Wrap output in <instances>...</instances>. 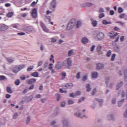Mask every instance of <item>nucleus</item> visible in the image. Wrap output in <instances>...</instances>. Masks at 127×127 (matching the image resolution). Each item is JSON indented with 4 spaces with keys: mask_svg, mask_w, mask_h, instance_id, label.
I'll return each instance as SVG.
<instances>
[{
    "mask_svg": "<svg viewBox=\"0 0 127 127\" xmlns=\"http://www.w3.org/2000/svg\"><path fill=\"white\" fill-rule=\"evenodd\" d=\"M114 14H115V11H114V10H111L110 11V15H114Z\"/></svg>",
    "mask_w": 127,
    "mask_h": 127,
    "instance_id": "60",
    "label": "nucleus"
},
{
    "mask_svg": "<svg viewBox=\"0 0 127 127\" xmlns=\"http://www.w3.org/2000/svg\"><path fill=\"white\" fill-rule=\"evenodd\" d=\"M123 85H124V82L123 81H121L120 83H118L117 85L116 90H119L120 88H121V87H123Z\"/></svg>",
    "mask_w": 127,
    "mask_h": 127,
    "instance_id": "15",
    "label": "nucleus"
},
{
    "mask_svg": "<svg viewBox=\"0 0 127 127\" xmlns=\"http://www.w3.org/2000/svg\"><path fill=\"white\" fill-rule=\"evenodd\" d=\"M114 50L115 52H120V47L119 46L114 47Z\"/></svg>",
    "mask_w": 127,
    "mask_h": 127,
    "instance_id": "23",
    "label": "nucleus"
},
{
    "mask_svg": "<svg viewBox=\"0 0 127 127\" xmlns=\"http://www.w3.org/2000/svg\"><path fill=\"white\" fill-rule=\"evenodd\" d=\"M18 116V114H17V113H15L13 115V119L15 120V119H16Z\"/></svg>",
    "mask_w": 127,
    "mask_h": 127,
    "instance_id": "50",
    "label": "nucleus"
},
{
    "mask_svg": "<svg viewBox=\"0 0 127 127\" xmlns=\"http://www.w3.org/2000/svg\"><path fill=\"white\" fill-rule=\"evenodd\" d=\"M62 67H63V65H62V64L60 62H59L55 66L56 69H57L58 70L61 69Z\"/></svg>",
    "mask_w": 127,
    "mask_h": 127,
    "instance_id": "9",
    "label": "nucleus"
},
{
    "mask_svg": "<svg viewBox=\"0 0 127 127\" xmlns=\"http://www.w3.org/2000/svg\"><path fill=\"white\" fill-rule=\"evenodd\" d=\"M69 97H70V98H75V97H76V95L75 93H71L69 94Z\"/></svg>",
    "mask_w": 127,
    "mask_h": 127,
    "instance_id": "41",
    "label": "nucleus"
},
{
    "mask_svg": "<svg viewBox=\"0 0 127 127\" xmlns=\"http://www.w3.org/2000/svg\"><path fill=\"white\" fill-rule=\"evenodd\" d=\"M72 87H73V83H66L64 86V89H71Z\"/></svg>",
    "mask_w": 127,
    "mask_h": 127,
    "instance_id": "7",
    "label": "nucleus"
},
{
    "mask_svg": "<svg viewBox=\"0 0 127 127\" xmlns=\"http://www.w3.org/2000/svg\"><path fill=\"white\" fill-rule=\"evenodd\" d=\"M85 88L86 89V92H90L91 90H92V88H91V84H87L85 86Z\"/></svg>",
    "mask_w": 127,
    "mask_h": 127,
    "instance_id": "16",
    "label": "nucleus"
},
{
    "mask_svg": "<svg viewBox=\"0 0 127 127\" xmlns=\"http://www.w3.org/2000/svg\"><path fill=\"white\" fill-rule=\"evenodd\" d=\"M118 11L119 13H122V12H123V11H124V9H123V8L122 7H119L118 8Z\"/></svg>",
    "mask_w": 127,
    "mask_h": 127,
    "instance_id": "46",
    "label": "nucleus"
},
{
    "mask_svg": "<svg viewBox=\"0 0 127 127\" xmlns=\"http://www.w3.org/2000/svg\"><path fill=\"white\" fill-rule=\"evenodd\" d=\"M125 102V99H122L120 101L118 102V107H122V105Z\"/></svg>",
    "mask_w": 127,
    "mask_h": 127,
    "instance_id": "24",
    "label": "nucleus"
},
{
    "mask_svg": "<svg viewBox=\"0 0 127 127\" xmlns=\"http://www.w3.org/2000/svg\"><path fill=\"white\" fill-rule=\"evenodd\" d=\"M105 34L102 32L99 33L97 35V38L98 40H103Z\"/></svg>",
    "mask_w": 127,
    "mask_h": 127,
    "instance_id": "5",
    "label": "nucleus"
},
{
    "mask_svg": "<svg viewBox=\"0 0 127 127\" xmlns=\"http://www.w3.org/2000/svg\"><path fill=\"white\" fill-rule=\"evenodd\" d=\"M65 104L66 103H65V102H62L61 104V107H64L65 106Z\"/></svg>",
    "mask_w": 127,
    "mask_h": 127,
    "instance_id": "63",
    "label": "nucleus"
},
{
    "mask_svg": "<svg viewBox=\"0 0 127 127\" xmlns=\"http://www.w3.org/2000/svg\"><path fill=\"white\" fill-rule=\"evenodd\" d=\"M51 5L53 8H55V7L56 6V0H53V1L51 3Z\"/></svg>",
    "mask_w": 127,
    "mask_h": 127,
    "instance_id": "20",
    "label": "nucleus"
},
{
    "mask_svg": "<svg viewBox=\"0 0 127 127\" xmlns=\"http://www.w3.org/2000/svg\"><path fill=\"white\" fill-rule=\"evenodd\" d=\"M12 15H13V12H8L6 14L7 17H11V16H12Z\"/></svg>",
    "mask_w": 127,
    "mask_h": 127,
    "instance_id": "29",
    "label": "nucleus"
},
{
    "mask_svg": "<svg viewBox=\"0 0 127 127\" xmlns=\"http://www.w3.org/2000/svg\"><path fill=\"white\" fill-rule=\"evenodd\" d=\"M27 92H29V89H25L23 91L22 93H23V94H26V93H27Z\"/></svg>",
    "mask_w": 127,
    "mask_h": 127,
    "instance_id": "47",
    "label": "nucleus"
},
{
    "mask_svg": "<svg viewBox=\"0 0 127 127\" xmlns=\"http://www.w3.org/2000/svg\"><path fill=\"white\" fill-rule=\"evenodd\" d=\"M88 41L89 40H88V38H87V37H85L82 38L81 39V42L82 43H83V44H87Z\"/></svg>",
    "mask_w": 127,
    "mask_h": 127,
    "instance_id": "12",
    "label": "nucleus"
},
{
    "mask_svg": "<svg viewBox=\"0 0 127 127\" xmlns=\"http://www.w3.org/2000/svg\"><path fill=\"white\" fill-rule=\"evenodd\" d=\"M102 47L101 46H98L97 47L96 50L97 51L99 52V51H101V50L102 49Z\"/></svg>",
    "mask_w": 127,
    "mask_h": 127,
    "instance_id": "44",
    "label": "nucleus"
},
{
    "mask_svg": "<svg viewBox=\"0 0 127 127\" xmlns=\"http://www.w3.org/2000/svg\"><path fill=\"white\" fill-rule=\"evenodd\" d=\"M91 74L92 78H97L98 76H99V74L97 71H93Z\"/></svg>",
    "mask_w": 127,
    "mask_h": 127,
    "instance_id": "13",
    "label": "nucleus"
},
{
    "mask_svg": "<svg viewBox=\"0 0 127 127\" xmlns=\"http://www.w3.org/2000/svg\"><path fill=\"white\" fill-rule=\"evenodd\" d=\"M26 122H27V125H28V124H29V122H30V117H27Z\"/></svg>",
    "mask_w": 127,
    "mask_h": 127,
    "instance_id": "61",
    "label": "nucleus"
},
{
    "mask_svg": "<svg viewBox=\"0 0 127 127\" xmlns=\"http://www.w3.org/2000/svg\"><path fill=\"white\" fill-rule=\"evenodd\" d=\"M99 13H102V12H105V10L103 8H100L99 10L98 11Z\"/></svg>",
    "mask_w": 127,
    "mask_h": 127,
    "instance_id": "35",
    "label": "nucleus"
},
{
    "mask_svg": "<svg viewBox=\"0 0 127 127\" xmlns=\"http://www.w3.org/2000/svg\"><path fill=\"white\" fill-rule=\"evenodd\" d=\"M108 120H109V121H115V118H114V115L113 114H110L108 115Z\"/></svg>",
    "mask_w": 127,
    "mask_h": 127,
    "instance_id": "17",
    "label": "nucleus"
},
{
    "mask_svg": "<svg viewBox=\"0 0 127 127\" xmlns=\"http://www.w3.org/2000/svg\"><path fill=\"white\" fill-rule=\"evenodd\" d=\"M87 79H88V76L86 75H84L82 78V81H83V82H85V81H87Z\"/></svg>",
    "mask_w": 127,
    "mask_h": 127,
    "instance_id": "32",
    "label": "nucleus"
},
{
    "mask_svg": "<svg viewBox=\"0 0 127 127\" xmlns=\"http://www.w3.org/2000/svg\"><path fill=\"white\" fill-rule=\"evenodd\" d=\"M111 55H112V51H109L107 53V57H111Z\"/></svg>",
    "mask_w": 127,
    "mask_h": 127,
    "instance_id": "37",
    "label": "nucleus"
},
{
    "mask_svg": "<svg viewBox=\"0 0 127 127\" xmlns=\"http://www.w3.org/2000/svg\"><path fill=\"white\" fill-rule=\"evenodd\" d=\"M63 66H67L69 68L72 66V61H71V59L70 58H68L66 60H65L64 62H63L62 64Z\"/></svg>",
    "mask_w": 127,
    "mask_h": 127,
    "instance_id": "3",
    "label": "nucleus"
},
{
    "mask_svg": "<svg viewBox=\"0 0 127 127\" xmlns=\"http://www.w3.org/2000/svg\"><path fill=\"white\" fill-rule=\"evenodd\" d=\"M6 29H7V26L4 24L1 25L0 26V30H1V31H4V30H6Z\"/></svg>",
    "mask_w": 127,
    "mask_h": 127,
    "instance_id": "11",
    "label": "nucleus"
},
{
    "mask_svg": "<svg viewBox=\"0 0 127 127\" xmlns=\"http://www.w3.org/2000/svg\"><path fill=\"white\" fill-rule=\"evenodd\" d=\"M31 76H32L33 77H35V78H37V77H38V72H35L32 73L31 74Z\"/></svg>",
    "mask_w": 127,
    "mask_h": 127,
    "instance_id": "25",
    "label": "nucleus"
},
{
    "mask_svg": "<svg viewBox=\"0 0 127 127\" xmlns=\"http://www.w3.org/2000/svg\"><path fill=\"white\" fill-rule=\"evenodd\" d=\"M112 104H116L117 103V99L116 98H113L112 100Z\"/></svg>",
    "mask_w": 127,
    "mask_h": 127,
    "instance_id": "54",
    "label": "nucleus"
},
{
    "mask_svg": "<svg viewBox=\"0 0 127 127\" xmlns=\"http://www.w3.org/2000/svg\"><path fill=\"white\" fill-rule=\"evenodd\" d=\"M25 65L24 64H20L18 65L15 66L12 69V72L13 73H18L20 70H22L23 68H25Z\"/></svg>",
    "mask_w": 127,
    "mask_h": 127,
    "instance_id": "2",
    "label": "nucleus"
},
{
    "mask_svg": "<svg viewBox=\"0 0 127 127\" xmlns=\"http://www.w3.org/2000/svg\"><path fill=\"white\" fill-rule=\"evenodd\" d=\"M96 48V46L95 45H93L92 47H91V51L92 52H93V51H94V50H95V48Z\"/></svg>",
    "mask_w": 127,
    "mask_h": 127,
    "instance_id": "52",
    "label": "nucleus"
},
{
    "mask_svg": "<svg viewBox=\"0 0 127 127\" xmlns=\"http://www.w3.org/2000/svg\"><path fill=\"white\" fill-rule=\"evenodd\" d=\"M95 100H96V101L98 102L100 107H102V106H103V103H104V100L103 99H99V98H95Z\"/></svg>",
    "mask_w": 127,
    "mask_h": 127,
    "instance_id": "14",
    "label": "nucleus"
},
{
    "mask_svg": "<svg viewBox=\"0 0 127 127\" xmlns=\"http://www.w3.org/2000/svg\"><path fill=\"white\" fill-rule=\"evenodd\" d=\"M27 13H24L21 14L22 17H26L27 16Z\"/></svg>",
    "mask_w": 127,
    "mask_h": 127,
    "instance_id": "57",
    "label": "nucleus"
},
{
    "mask_svg": "<svg viewBox=\"0 0 127 127\" xmlns=\"http://www.w3.org/2000/svg\"><path fill=\"white\" fill-rule=\"evenodd\" d=\"M74 26L75 28H79L80 27V21L78 20L77 21V20L74 18L71 19L66 27V30H71Z\"/></svg>",
    "mask_w": 127,
    "mask_h": 127,
    "instance_id": "1",
    "label": "nucleus"
},
{
    "mask_svg": "<svg viewBox=\"0 0 127 127\" xmlns=\"http://www.w3.org/2000/svg\"><path fill=\"white\" fill-rule=\"evenodd\" d=\"M41 26L42 28H43L45 32H49V30H48V29H47V28L43 23H41Z\"/></svg>",
    "mask_w": 127,
    "mask_h": 127,
    "instance_id": "10",
    "label": "nucleus"
},
{
    "mask_svg": "<svg viewBox=\"0 0 127 127\" xmlns=\"http://www.w3.org/2000/svg\"><path fill=\"white\" fill-rule=\"evenodd\" d=\"M103 17H105V14L104 13H101L99 15V18H103Z\"/></svg>",
    "mask_w": 127,
    "mask_h": 127,
    "instance_id": "39",
    "label": "nucleus"
},
{
    "mask_svg": "<svg viewBox=\"0 0 127 127\" xmlns=\"http://www.w3.org/2000/svg\"><path fill=\"white\" fill-rule=\"evenodd\" d=\"M72 54H73V50H70L68 51V56L70 57V56H71V55H72Z\"/></svg>",
    "mask_w": 127,
    "mask_h": 127,
    "instance_id": "36",
    "label": "nucleus"
},
{
    "mask_svg": "<svg viewBox=\"0 0 127 127\" xmlns=\"http://www.w3.org/2000/svg\"><path fill=\"white\" fill-rule=\"evenodd\" d=\"M53 64H50L49 65V70H52V69H53Z\"/></svg>",
    "mask_w": 127,
    "mask_h": 127,
    "instance_id": "48",
    "label": "nucleus"
},
{
    "mask_svg": "<svg viewBox=\"0 0 127 127\" xmlns=\"http://www.w3.org/2000/svg\"><path fill=\"white\" fill-rule=\"evenodd\" d=\"M9 0H0V3H4L5 2H7Z\"/></svg>",
    "mask_w": 127,
    "mask_h": 127,
    "instance_id": "43",
    "label": "nucleus"
},
{
    "mask_svg": "<svg viewBox=\"0 0 127 127\" xmlns=\"http://www.w3.org/2000/svg\"><path fill=\"white\" fill-rule=\"evenodd\" d=\"M116 23H120V24L122 25V26H124L125 25V23L122 21H117Z\"/></svg>",
    "mask_w": 127,
    "mask_h": 127,
    "instance_id": "51",
    "label": "nucleus"
},
{
    "mask_svg": "<svg viewBox=\"0 0 127 127\" xmlns=\"http://www.w3.org/2000/svg\"><path fill=\"white\" fill-rule=\"evenodd\" d=\"M125 17V14H121L120 15V18H124Z\"/></svg>",
    "mask_w": 127,
    "mask_h": 127,
    "instance_id": "64",
    "label": "nucleus"
},
{
    "mask_svg": "<svg viewBox=\"0 0 127 127\" xmlns=\"http://www.w3.org/2000/svg\"><path fill=\"white\" fill-rule=\"evenodd\" d=\"M68 105H72L74 104V101L71 99L68 100Z\"/></svg>",
    "mask_w": 127,
    "mask_h": 127,
    "instance_id": "40",
    "label": "nucleus"
},
{
    "mask_svg": "<svg viewBox=\"0 0 127 127\" xmlns=\"http://www.w3.org/2000/svg\"><path fill=\"white\" fill-rule=\"evenodd\" d=\"M102 23L103 24H104L105 25H107L108 24H112V22L111 21H107V20H102Z\"/></svg>",
    "mask_w": 127,
    "mask_h": 127,
    "instance_id": "21",
    "label": "nucleus"
},
{
    "mask_svg": "<svg viewBox=\"0 0 127 127\" xmlns=\"http://www.w3.org/2000/svg\"><path fill=\"white\" fill-rule=\"evenodd\" d=\"M90 21L92 22V26L93 27H96L98 24V21L96 20H94V19L92 17L90 18Z\"/></svg>",
    "mask_w": 127,
    "mask_h": 127,
    "instance_id": "8",
    "label": "nucleus"
},
{
    "mask_svg": "<svg viewBox=\"0 0 127 127\" xmlns=\"http://www.w3.org/2000/svg\"><path fill=\"white\" fill-rule=\"evenodd\" d=\"M124 40H125V36H122L120 37V41H121V42H123L124 41Z\"/></svg>",
    "mask_w": 127,
    "mask_h": 127,
    "instance_id": "56",
    "label": "nucleus"
},
{
    "mask_svg": "<svg viewBox=\"0 0 127 127\" xmlns=\"http://www.w3.org/2000/svg\"><path fill=\"white\" fill-rule=\"evenodd\" d=\"M43 62L42 61H40L38 63V67H39L40 66H41V65H42L43 64Z\"/></svg>",
    "mask_w": 127,
    "mask_h": 127,
    "instance_id": "55",
    "label": "nucleus"
},
{
    "mask_svg": "<svg viewBox=\"0 0 127 127\" xmlns=\"http://www.w3.org/2000/svg\"><path fill=\"white\" fill-rule=\"evenodd\" d=\"M56 41H57V40L55 38H52V42L55 43Z\"/></svg>",
    "mask_w": 127,
    "mask_h": 127,
    "instance_id": "62",
    "label": "nucleus"
},
{
    "mask_svg": "<svg viewBox=\"0 0 127 127\" xmlns=\"http://www.w3.org/2000/svg\"><path fill=\"white\" fill-rule=\"evenodd\" d=\"M20 79L22 80V81H24V80H25V79H26V77L23 75L21 77H20Z\"/></svg>",
    "mask_w": 127,
    "mask_h": 127,
    "instance_id": "53",
    "label": "nucleus"
},
{
    "mask_svg": "<svg viewBox=\"0 0 127 127\" xmlns=\"http://www.w3.org/2000/svg\"><path fill=\"white\" fill-rule=\"evenodd\" d=\"M36 82V79H35V78L31 79L28 82V84L29 85H31V84H34V83Z\"/></svg>",
    "mask_w": 127,
    "mask_h": 127,
    "instance_id": "18",
    "label": "nucleus"
},
{
    "mask_svg": "<svg viewBox=\"0 0 127 127\" xmlns=\"http://www.w3.org/2000/svg\"><path fill=\"white\" fill-rule=\"evenodd\" d=\"M5 79H6V77L4 75H0V81H4Z\"/></svg>",
    "mask_w": 127,
    "mask_h": 127,
    "instance_id": "31",
    "label": "nucleus"
},
{
    "mask_svg": "<svg viewBox=\"0 0 127 127\" xmlns=\"http://www.w3.org/2000/svg\"><path fill=\"white\" fill-rule=\"evenodd\" d=\"M114 85H115V83H114L113 82H111L109 85V88L110 89H113V86H114Z\"/></svg>",
    "mask_w": 127,
    "mask_h": 127,
    "instance_id": "49",
    "label": "nucleus"
},
{
    "mask_svg": "<svg viewBox=\"0 0 127 127\" xmlns=\"http://www.w3.org/2000/svg\"><path fill=\"white\" fill-rule=\"evenodd\" d=\"M97 92V89L96 88H94L93 89L92 92V96H95V95L96 94V93Z\"/></svg>",
    "mask_w": 127,
    "mask_h": 127,
    "instance_id": "34",
    "label": "nucleus"
},
{
    "mask_svg": "<svg viewBox=\"0 0 127 127\" xmlns=\"http://www.w3.org/2000/svg\"><path fill=\"white\" fill-rule=\"evenodd\" d=\"M14 84L16 86H18V85L20 84V81L19 79H16L14 82Z\"/></svg>",
    "mask_w": 127,
    "mask_h": 127,
    "instance_id": "30",
    "label": "nucleus"
},
{
    "mask_svg": "<svg viewBox=\"0 0 127 127\" xmlns=\"http://www.w3.org/2000/svg\"><path fill=\"white\" fill-rule=\"evenodd\" d=\"M115 58H116V55L113 54L111 57V61H114L115 60Z\"/></svg>",
    "mask_w": 127,
    "mask_h": 127,
    "instance_id": "45",
    "label": "nucleus"
},
{
    "mask_svg": "<svg viewBox=\"0 0 127 127\" xmlns=\"http://www.w3.org/2000/svg\"><path fill=\"white\" fill-rule=\"evenodd\" d=\"M54 56H53V55H51V58L50 59V61H53V63H54Z\"/></svg>",
    "mask_w": 127,
    "mask_h": 127,
    "instance_id": "42",
    "label": "nucleus"
},
{
    "mask_svg": "<svg viewBox=\"0 0 127 127\" xmlns=\"http://www.w3.org/2000/svg\"><path fill=\"white\" fill-rule=\"evenodd\" d=\"M60 93H67V91H64L62 88L60 89Z\"/></svg>",
    "mask_w": 127,
    "mask_h": 127,
    "instance_id": "58",
    "label": "nucleus"
},
{
    "mask_svg": "<svg viewBox=\"0 0 127 127\" xmlns=\"http://www.w3.org/2000/svg\"><path fill=\"white\" fill-rule=\"evenodd\" d=\"M63 124L64 125V127H68V122L66 120H64L63 121Z\"/></svg>",
    "mask_w": 127,
    "mask_h": 127,
    "instance_id": "28",
    "label": "nucleus"
},
{
    "mask_svg": "<svg viewBox=\"0 0 127 127\" xmlns=\"http://www.w3.org/2000/svg\"><path fill=\"white\" fill-rule=\"evenodd\" d=\"M124 75L125 79H127V70L124 71Z\"/></svg>",
    "mask_w": 127,
    "mask_h": 127,
    "instance_id": "59",
    "label": "nucleus"
},
{
    "mask_svg": "<svg viewBox=\"0 0 127 127\" xmlns=\"http://www.w3.org/2000/svg\"><path fill=\"white\" fill-rule=\"evenodd\" d=\"M6 60L7 61L8 63H12L13 61H14V59H12L11 57H9L6 59Z\"/></svg>",
    "mask_w": 127,
    "mask_h": 127,
    "instance_id": "22",
    "label": "nucleus"
},
{
    "mask_svg": "<svg viewBox=\"0 0 127 127\" xmlns=\"http://www.w3.org/2000/svg\"><path fill=\"white\" fill-rule=\"evenodd\" d=\"M84 4L85 6H88V7H90V6H92V5H93V3L89 2H86Z\"/></svg>",
    "mask_w": 127,
    "mask_h": 127,
    "instance_id": "33",
    "label": "nucleus"
},
{
    "mask_svg": "<svg viewBox=\"0 0 127 127\" xmlns=\"http://www.w3.org/2000/svg\"><path fill=\"white\" fill-rule=\"evenodd\" d=\"M31 14L32 16L34 18L37 17V10L36 8H34L32 10Z\"/></svg>",
    "mask_w": 127,
    "mask_h": 127,
    "instance_id": "6",
    "label": "nucleus"
},
{
    "mask_svg": "<svg viewBox=\"0 0 127 127\" xmlns=\"http://www.w3.org/2000/svg\"><path fill=\"white\" fill-rule=\"evenodd\" d=\"M33 69H34V66L31 65V66H29L27 68V72H29L30 71H32V70H33Z\"/></svg>",
    "mask_w": 127,
    "mask_h": 127,
    "instance_id": "26",
    "label": "nucleus"
},
{
    "mask_svg": "<svg viewBox=\"0 0 127 127\" xmlns=\"http://www.w3.org/2000/svg\"><path fill=\"white\" fill-rule=\"evenodd\" d=\"M6 91L9 94H11V93H12V90H11V88L9 86H7L6 87Z\"/></svg>",
    "mask_w": 127,
    "mask_h": 127,
    "instance_id": "27",
    "label": "nucleus"
},
{
    "mask_svg": "<svg viewBox=\"0 0 127 127\" xmlns=\"http://www.w3.org/2000/svg\"><path fill=\"white\" fill-rule=\"evenodd\" d=\"M110 83V77H107L106 78V81H105V84L106 85V87L108 88L109 87V84Z\"/></svg>",
    "mask_w": 127,
    "mask_h": 127,
    "instance_id": "19",
    "label": "nucleus"
},
{
    "mask_svg": "<svg viewBox=\"0 0 127 127\" xmlns=\"http://www.w3.org/2000/svg\"><path fill=\"white\" fill-rule=\"evenodd\" d=\"M62 76H63L62 79L63 80L64 79H65V77H66V72H63L62 73Z\"/></svg>",
    "mask_w": 127,
    "mask_h": 127,
    "instance_id": "38",
    "label": "nucleus"
},
{
    "mask_svg": "<svg viewBox=\"0 0 127 127\" xmlns=\"http://www.w3.org/2000/svg\"><path fill=\"white\" fill-rule=\"evenodd\" d=\"M105 67V64H101L100 63H98L96 64V69L99 71L100 70H102V69H104Z\"/></svg>",
    "mask_w": 127,
    "mask_h": 127,
    "instance_id": "4",
    "label": "nucleus"
}]
</instances>
